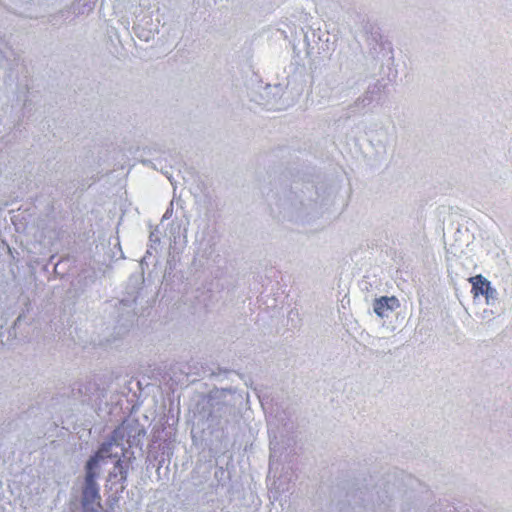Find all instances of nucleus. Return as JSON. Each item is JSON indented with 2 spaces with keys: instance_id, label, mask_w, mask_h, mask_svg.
Returning <instances> with one entry per match:
<instances>
[{
  "instance_id": "20e7f679",
  "label": "nucleus",
  "mask_w": 512,
  "mask_h": 512,
  "mask_svg": "<svg viewBox=\"0 0 512 512\" xmlns=\"http://www.w3.org/2000/svg\"><path fill=\"white\" fill-rule=\"evenodd\" d=\"M469 282L472 284L471 293L474 297L483 295L487 300L492 297L494 290L492 289L490 282L482 275L470 277Z\"/></svg>"
},
{
  "instance_id": "f03ea898",
  "label": "nucleus",
  "mask_w": 512,
  "mask_h": 512,
  "mask_svg": "<svg viewBox=\"0 0 512 512\" xmlns=\"http://www.w3.org/2000/svg\"><path fill=\"white\" fill-rule=\"evenodd\" d=\"M127 479V469L123 466L122 461L118 459L115 463L114 470L109 473L108 482L110 489L115 485V492H123L125 489L124 483Z\"/></svg>"
},
{
  "instance_id": "7ed1b4c3",
  "label": "nucleus",
  "mask_w": 512,
  "mask_h": 512,
  "mask_svg": "<svg viewBox=\"0 0 512 512\" xmlns=\"http://www.w3.org/2000/svg\"><path fill=\"white\" fill-rule=\"evenodd\" d=\"M400 306L399 300L395 296H382L374 300V312L381 318L387 316L389 311H393Z\"/></svg>"
},
{
  "instance_id": "f257e3e1",
  "label": "nucleus",
  "mask_w": 512,
  "mask_h": 512,
  "mask_svg": "<svg viewBox=\"0 0 512 512\" xmlns=\"http://www.w3.org/2000/svg\"><path fill=\"white\" fill-rule=\"evenodd\" d=\"M113 439L103 443L99 450L96 452L94 456H92L86 465V478H85V488L83 490V499L82 504L85 508L94 509L95 507L100 508V494L98 486L95 482L96 474L94 469L97 467L100 459H104L106 457H110L109 451L113 446Z\"/></svg>"
}]
</instances>
